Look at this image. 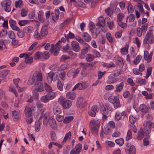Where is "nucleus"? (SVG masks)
I'll list each match as a JSON object with an SVG mask.
<instances>
[{"mask_svg":"<svg viewBox=\"0 0 154 154\" xmlns=\"http://www.w3.org/2000/svg\"><path fill=\"white\" fill-rule=\"evenodd\" d=\"M152 125H154V124L151 122L145 121L144 122L143 124V131L145 134H149L151 132Z\"/></svg>","mask_w":154,"mask_h":154,"instance_id":"39448f33","label":"nucleus"},{"mask_svg":"<svg viewBox=\"0 0 154 154\" xmlns=\"http://www.w3.org/2000/svg\"><path fill=\"white\" fill-rule=\"evenodd\" d=\"M141 59V56L140 55L137 56L134 60V63L137 65L140 62Z\"/></svg>","mask_w":154,"mask_h":154,"instance_id":"4d7b16f0","label":"nucleus"},{"mask_svg":"<svg viewBox=\"0 0 154 154\" xmlns=\"http://www.w3.org/2000/svg\"><path fill=\"white\" fill-rule=\"evenodd\" d=\"M100 121L99 120H93L90 122V123L91 124V126H100Z\"/></svg>","mask_w":154,"mask_h":154,"instance_id":"f704fd0d","label":"nucleus"},{"mask_svg":"<svg viewBox=\"0 0 154 154\" xmlns=\"http://www.w3.org/2000/svg\"><path fill=\"white\" fill-rule=\"evenodd\" d=\"M24 57L25 58V62L28 64H31L33 62V58L32 57L29 56V54H26Z\"/></svg>","mask_w":154,"mask_h":154,"instance_id":"5701e85b","label":"nucleus"},{"mask_svg":"<svg viewBox=\"0 0 154 154\" xmlns=\"http://www.w3.org/2000/svg\"><path fill=\"white\" fill-rule=\"evenodd\" d=\"M9 72L8 70H5L0 72V77L4 78L6 76Z\"/></svg>","mask_w":154,"mask_h":154,"instance_id":"72a5a7b5","label":"nucleus"},{"mask_svg":"<svg viewBox=\"0 0 154 154\" xmlns=\"http://www.w3.org/2000/svg\"><path fill=\"white\" fill-rule=\"evenodd\" d=\"M103 66L106 67H114L115 65L112 62H110L109 63H104Z\"/></svg>","mask_w":154,"mask_h":154,"instance_id":"052dcab7","label":"nucleus"},{"mask_svg":"<svg viewBox=\"0 0 154 154\" xmlns=\"http://www.w3.org/2000/svg\"><path fill=\"white\" fill-rule=\"evenodd\" d=\"M100 126H91L92 132L96 134H98V131Z\"/></svg>","mask_w":154,"mask_h":154,"instance_id":"37998d69","label":"nucleus"},{"mask_svg":"<svg viewBox=\"0 0 154 154\" xmlns=\"http://www.w3.org/2000/svg\"><path fill=\"white\" fill-rule=\"evenodd\" d=\"M25 112L26 116L28 117L32 116V111L31 109L28 106H26L25 109Z\"/></svg>","mask_w":154,"mask_h":154,"instance_id":"b1692460","label":"nucleus"},{"mask_svg":"<svg viewBox=\"0 0 154 154\" xmlns=\"http://www.w3.org/2000/svg\"><path fill=\"white\" fill-rule=\"evenodd\" d=\"M105 20L107 22V26L110 29H112L114 26L113 21H111L110 19L108 17H106L105 18Z\"/></svg>","mask_w":154,"mask_h":154,"instance_id":"4be33fe9","label":"nucleus"},{"mask_svg":"<svg viewBox=\"0 0 154 154\" xmlns=\"http://www.w3.org/2000/svg\"><path fill=\"white\" fill-rule=\"evenodd\" d=\"M71 133L70 132H69L66 133L64 137L63 140L62 141L63 143H65L66 140L68 139H71Z\"/></svg>","mask_w":154,"mask_h":154,"instance_id":"4c0bfd02","label":"nucleus"},{"mask_svg":"<svg viewBox=\"0 0 154 154\" xmlns=\"http://www.w3.org/2000/svg\"><path fill=\"white\" fill-rule=\"evenodd\" d=\"M11 3L10 0H6L5 3L2 4V6L4 7V10L6 12H8L11 11L10 5Z\"/></svg>","mask_w":154,"mask_h":154,"instance_id":"f8f14e48","label":"nucleus"},{"mask_svg":"<svg viewBox=\"0 0 154 154\" xmlns=\"http://www.w3.org/2000/svg\"><path fill=\"white\" fill-rule=\"evenodd\" d=\"M123 97L125 98H129L131 100L133 98V94H131L129 91H126L123 94Z\"/></svg>","mask_w":154,"mask_h":154,"instance_id":"473e14b6","label":"nucleus"},{"mask_svg":"<svg viewBox=\"0 0 154 154\" xmlns=\"http://www.w3.org/2000/svg\"><path fill=\"white\" fill-rule=\"evenodd\" d=\"M23 6V2L21 0H19L15 2V7L16 8H20Z\"/></svg>","mask_w":154,"mask_h":154,"instance_id":"49530a36","label":"nucleus"},{"mask_svg":"<svg viewBox=\"0 0 154 154\" xmlns=\"http://www.w3.org/2000/svg\"><path fill=\"white\" fill-rule=\"evenodd\" d=\"M105 12L109 16H110L113 13V11L112 9L108 8L105 10Z\"/></svg>","mask_w":154,"mask_h":154,"instance_id":"338daca9","label":"nucleus"},{"mask_svg":"<svg viewBox=\"0 0 154 154\" xmlns=\"http://www.w3.org/2000/svg\"><path fill=\"white\" fill-rule=\"evenodd\" d=\"M59 11L58 10H56L55 15L56 16V17H55L54 15H52V19L54 21H56L59 18Z\"/></svg>","mask_w":154,"mask_h":154,"instance_id":"bf43d9fd","label":"nucleus"},{"mask_svg":"<svg viewBox=\"0 0 154 154\" xmlns=\"http://www.w3.org/2000/svg\"><path fill=\"white\" fill-rule=\"evenodd\" d=\"M73 117L72 116H68L66 117L63 120V122L67 123L73 120Z\"/></svg>","mask_w":154,"mask_h":154,"instance_id":"c03bdc74","label":"nucleus"},{"mask_svg":"<svg viewBox=\"0 0 154 154\" xmlns=\"http://www.w3.org/2000/svg\"><path fill=\"white\" fill-rule=\"evenodd\" d=\"M37 84H35V87L34 91L36 92H41L44 90V86L41 82L37 83Z\"/></svg>","mask_w":154,"mask_h":154,"instance_id":"6ab92c4d","label":"nucleus"},{"mask_svg":"<svg viewBox=\"0 0 154 154\" xmlns=\"http://www.w3.org/2000/svg\"><path fill=\"white\" fill-rule=\"evenodd\" d=\"M42 80V76L41 73L39 72H36L33 75L32 79H29L28 81V84L32 85L33 83L34 84L41 82Z\"/></svg>","mask_w":154,"mask_h":154,"instance_id":"f257e3e1","label":"nucleus"},{"mask_svg":"<svg viewBox=\"0 0 154 154\" xmlns=\"http://www.w3.org/2000/svg\"><path fill=\"white\" fill-rule=\"evenodd\" d=\"M135 18V16L134 14H131L127 18H128L129 21L132 22L134 20Z\"/></svg>","mask_w":154,"mask_h":154,"instance_id":"774afa93","label":"nucleus"},{"mask_svg":"<svg viewBox=\"0 0 154 154\" xmlns=\"http://www.w3.org/2000/svg\"><path fill=\"white\" fill-rule=\"evenodd\" d=\"M149 136L148 135H147L146 137L143 140V142L144 146H147L149 144V140L148 139L149 138Z\"/></svg>","mask_w":154,"mask_h":154,"instance_id":"de8ad7c7","label":"nucleus"},{"mask_svg":"<svg viewBox=\"0 0 154 154\" xmlns=\"http://www.w3.org/2000/svg\"><path fill=\"white\" fill-rule=\"evenodd\" d=\"M82 145L81 144L79 143L76 145L75 148L71 150L70 154H79L82 150Z\"/></svg>","mask_w":154,"mask_h":154,"instance_id":"9d476101","label":"nucleus"},{"mask_svg":"<svg viewBox=\"0 0 154 154\" xmlns=\"http://www.w3.org/2000/svg\"><path fill=\"white\" fill-rule=\"evenodd\" d=\"M152 69V67H151L147 69L146 75L145 77L146 79H147L151 74Z\"/></svg>","mask_w":154,"mask_h":154,"instance_id":"e2e57ef3","label":"nucleus"},{"mask_svg":"<svg viewBox=\"0 0 154 154\" xmlns=\"http://www.w3.org/2000/svg\"><path fill=\"white\" fill-rule=\"evenodd\" d=\"M34 36L35 38L38 40L41 39L42 37L41 35V32L39 33L38 30H36L35 32Z\"/></svg>","mask_w":154,"mask_h":154,"instance_id":"c9c22d12","label":"nucleus"},{"mask_svg":"<svg viewBox=\"0 0 154 154\" xmlns=\"http://www.w3.org/2000/svg\"><path fill=\"white\" fill-rule=\"evenodd\" d=\"M104 132V134H108L111 132L110 128L107 126H106L104 127V129L102 130L100 134V135L101 137H103V133Z\"/></svg>","mask_w":154,"mask_h":154,"instance_id":"bb28decb","label":"nucleus"},{"mask_svg":"<svg viewBox=\"0 0 154 154\" xmlns=\"http://www.w3.org/2000/svg\"><path fill=\"white\" fill-rule=\"evenodd\" d=\"M136 82L140 85H145L146 84V81L145 79H137Z\"/></svg>","mask_w":154,"mask_h":154,"instance_id":"a18cd8bd","label":"nucleus"},{"mask_svg":"<svg viewBox=\"0 0 154 154\" xmlns=\"http://www.w3.org/2000/svg\"><path fill=\"white\" fill-rule=\"evenodd\" d=\"M59 11L58 10H56L55 15L56 16V17H55L54 15H52V19L54 21H56L59 18Z\"/></svg>","mask_w":154,"mask_h":154,"instance_id":"13d9d810","label":"nucleus"},{"mask_svg":"<svg viewBox=\"0 0 154 154\" xmlns=\"http://www.w3.org/2000/svg\"><path fill=\"white\" fill-rule=\"evenodd\" d=\"M127 10L128 11L129 13H131L133 12L134 9L131 4H128L127 7Z\"/></svg>","mask_w":154,"mask_h":154,"instance_id":"864d4df0","label":"nucleus"},{"mask_svg":"<svg viewBox=\"0 0 154 154\" xmlns=\"http://www.w3.org/2000/svg\"><path fill=\"white\" fill-rule=\"evenodd\" d=\"M100 109L101 113L103 115V121H105L108 117V110H105L104 106H103L102 108H100Z\"/></svg>","mask_w":154,"mask_h":154,"instance_id":"a211bd4d","label":"nucleus"},{"mask_svg":"<svg viewBox=\"0 0 154 154\" xmlns=\"http://www.w3.org/2000/svg\"><path fill=\"white\" fill-rule=\"evenodd\" d=\"M152 55V52L149 53L148 51H145L144 52V58L148 62H150L151 61Z\"/></svg>","mask_w":154,"mask_h":154,"instance_id":"f3484780","label":"nucleus"},{"mask_svg":"<svg viewBox=\"0 0 154 154\" xmlns=\"http://www.w3.org/2000/svg\"><path fill=\"white\" fill-rule=\"evenodd\" d=\"M69 68V65L64 64L60 66L58 68V70L60 71L65 70Z\"/></svg>","mask_w":154,"mask_h":154,"instance_id":"79ce46f5","label":"nucleus"},{"mask_svg":"<svg viewBox=\"0 0 154 154\" xmlns=\"http://www.w3.org/2000/svg\"><path fill=\"white\" fill-rule=\"evenodd\" d=\"M88 87V85L85 82H80L77 84L72 89L73 91L76 89L79 90H82Z\"/></svg>","mask_w":154,"mask_h":154,"instance_id":"9b49d317","label":"nucleus"},{"mask_svg":"<svg viewBox=\"0 0 154 154\" xmlns=\"http://www.w3.org/2000/svg\"><path fill=\"white\" fill-rule=\"evenodd\" d=\"M66 96L67 98L71 100H74L76 98V94L74 92L71 93L70 92H68L66 94Z\"/></svg>","mask_w":154,"mask_h":154,"instance_id":"412c9836","label":"nucleus"},{"mask_svg":"<svg viewBox=\"0 0 154 154\" xmlns=\"http://www.w3.org/2000/svg\"><path fill=\"white\" fill-rule=\"evenodd\" d=\"M124 83L123 82H121L119 85H117L116 86V91L117 92L120 91L122 89Z\"/></svg>","mask_w":154,"mask_h":154,"instance_id":"e433bc0d","label":"nucleus"},{"mask_svg":"<svg viewBox=\"0 0 154 154\" xmlns=\"http://www.w3.org/2000/svg\"><path fill=\"white\" fill-rule=\"evenodd\" d=\"M108 100L113 104L114 108L115 109L121 106L119 98L117 96H110L109 97Z\"/></svg>","mask_w":154,"mask_h":154,"instance_id":"7ed1b4c3","label":"nucleus"},{"mask_svg":"<svg viewBox=\"0 0 154 154\" xmlns=\"http://www.w3.org/2000/svg\"><path fill=\"white\" fill-rule=\"evenodd\" d=\"M49 124L50 126L54 129H56L57 125L55 120L53 118H50L49 120Z\"/></svg>","mask_w":154,"mask_h":154,"instance_id":"aec40b11","label":"nucleus"},{"mask_svg":"<svg viewBox=\"0 0 154 154\" xmlns=\"http://www.w3.org/2000/svg\"><path fill=\"white\" fill-rule=\"evenodd\" d=\"M61 43V42L59 41L56 44L54 45V44H52L51 45V51L54 52V55H56L57 54V52L59 51L60 49V44Z\"/></svg>","mask_w":154,"mask_h":154,"instance_id":"1a4fd4ad","label":"nucleus"},{"mask_svg":"<svg viewBox=\"0 0 154 154\" xmlns=\"http://www.w3.org/2000/svg\"><path fill=\"white\" fill-rule=\"evenodd\" d=\"M48 75L47 77L48 80L51 82L52 81L55 80L57 76L55 75V73L51 71L48 73Z\"/></svg>","mask_w":154,"mask_h":154,"instance_id":"dca6fc26","label":"nucleus"},{"mask_svg":"<svg viewBox=\"0 0 154 154\" xmlns=\"http://www.w3.org/2000/svg\"><path fill=\"white\" fill-rule=\"evenodd\" d=\"M140 110L143 112L147 113L148 112L149 109L148 107L144 104H141L139 107Z\"/></svg>","mask_w":154,"mask_h":154,"instance_id":"a878e982","label":"nucleus"},{"mask_svg":"<svg viewBox=\"0 0 154 154\" xmlns=\"http://www.w3.org/2000/svg\"><path fill=\"white\" fill-rule=\"evenodd\" d=\"M55 97L54 93H52L48 94L45 95H44L41 97V101L45 103H46L50 100L53 99Z\"/></svg>","mask_w":154,"mask_h":154,"instance_id":"0eeeda50","label":"nucleus"},{"mask_svg":"<svg viewBox=\"0 0 154 154\" xmlns=\"http://www.w3.org/2000/svg\"><path fill=\"white\" fill-rule=\"evenodd\" d=\"M126 152L128 151L129 154H135V153L136 149L134 146H131L129 143H128L125 147Z\"/></svg>","mask_w":154,"mask_h":154,"instance_id":"4468645a","label":"nucleus"},{"mask_svg":"<svg viewBox=\"0 0 154 154\" xmlns=\"http://www.w3.org/2000/svg\"><path fill=\"white\" fill-rule=\"evenodd\" d=\"M115 142L119 146H122L124 143V140L123 139L121 138L115 140Z\"/></svg>","mask_w":154,"mask_h":154,"instance_id":"09e8293b","label":"nucleus"},{"mask_svg":"<svg viewBox=\"0 0 154 154\" xmlns=\"http://www.w3.org/2000/svg\"><path fill=\"white\" fill-rule=\"evenodd\" d=\"M51 137L52 140L55 141L57 139V137L55 132L52 131L51 133Z\"/></svg>","mask_w":154,"mask_h":154,"instance_id":"0e129e2a","label":"nucleus"},{"mask_svg":"<svg viewBox=\"0 0 154 154\" xmlns=\"http://www.w3.org/2000/svg\"><path fill=\"white\" fill-rule=\"evenodd\" d=\"M23 31L27 33H31L33 31V28L31 26H29L27 27H25L23 28Z\"/></svg>","mask_w":154,"mask_h":154,"instance_id":"cd10ccee","label":"nucleus"},{"mask_svg":"<svg viewBox=\"0 0 154 154\" xmlns=\"http://www.w3.org/2000/svg\"><path fill=\"white\" fill-rule=\"evenodd\" d=\"M45 109L44 108H42L40 111L42 115L40 117L42 116L41 119L43 118V124L44 125H47L48 122V118L49 117L50 113L49 112H47L45 113Z\"/></svg>","mask_w":154,"mask_h":154,"instance_id":"423d86ee","label":"nucleus"},{"mask_svg":"<svg viewBox=\"0 0 154 154\" xmlns=\"http://www.w3.org/2000/svg\"><path fill=\"white\" fill-rule=\"evenodd\" d=\"M48 31V26L46 25H43L40 31L41 35L42 37L46 36Z\"/></svg>","mask_w":154,"mask_h":154,"instance_id":"2eb2a0df","label":"nucleus"},{"mask_svg":"<svg viewBox=\"0 0 154 154\" xmlns=\"http://www.w3.org/2000/svg\"><path fill=\"white\" fill-rule=\"evenodd\" d=\"M57 85L58 89L60 91H62L63 89V85L61 82L59 80L57 81Z\"/></svg>","mask_w":154,"mask_h":154,"instance_id":"5fc2aeb1","label":"nucleus"},{"mask_svg":"<svg viewBox=\"0 0 154 154\" xmlns=\"http://www.w3.org/2000/svg\"><path fill=\"white\" fill-rule=\"evenodd\" d=\"M83 100L82 97L79 96L78 98L77 101V105L78 107H80L82 103Z\"/></svg>","mask_w":154,"mask_h":154,"instance_id":"a19ab883","label":"nucleus"},{"mask_svg":"<svg viewBox=\"0 0 154 154\" xmlns=\"http://www.w3.org/2000/svg\"><path fill=\"white\" fill-rule=\"evenodd\" d=\"M8 35L11 39H14L15 38V34L13 31H9L8 32Z\"/></svg>","mask_w":154,"mask_h":154,"instance_id":"680f3d73","label":"nucleus"},{"mask_svg":"<svg viewBox=\"0 0 154 154\" xmlns=\"http://www.w3.org/2000/svg\"><path fill=\"white\" fill-rule=\"evenodd\" d=\"M94 58V56L93 55L88 54L86 55V60L88 62H91L93 60Z\"/></svg>","mask_w":154,"mask_h":154,"instance_id":"ea45409f","label":"nucleus"},{"mask_svg":"<svg viewBox=\"0 0 154 154\" xmlns=\"http://www.w3.org/2000/svg\"><path fill=\"white\" fill-rule=\"evenodd\" d=\"M71 45L72 49L75 52H78L80 51V47L77 42L73 41L71 42Z\"/></svg>","mask_w":154,"mask_h":154,"instance_id":"ddd939ff","label":"nucleus"},{"mask_svg":"<svg viewBox=\"0 0 154 154\" xmlns=\"http://www.w3.org/2000/svg\"><path fill=\"white\" fill-rule=\"evenodd\" d=\"M145 133L144 131L143 130L142 128H140V130L138 132L137 136V139L138 140H140L142 139L144 136Z\"/></svg>","mask_w":154,"mask_h":154,"instance_id":"393cba45","label":"nucleus"},{"mask_svg":"<svg viewBox=\"0 0 154 154\" xmlns=\"http://www.w3.org/2000/svg\"><path fill=\"white\" fill-rule=\"evenodd\" d=\"M54 113L56 115H58L61 113L60 107L56 106H54L53 107Z\"/></svg>","mask_w":154,"mask_h":154,"instance_id":"7c9ffc66","label":"nucleus"},{"mask_svg":"<svg viewBox=\"0 0 154 154\" xmlns=\"http://www.w3.org/2000/svg\"><path fill=\"white\" fill-rule=\"evenodd\" d=\"M42 117V116L40 117L38 120L36 122V124L35 125V128L36 131H39L40 129V125L41 124L42 121L41 120Z\"/></svg>","mask_w":154,"mask_h":154,"instance_id":"c85d7f7f","label":"nucleus"},{"mask_svg":"<svg viewBox=\"0 0 154 154\" xmlns=\"http://www.w3.org/2000/svg\"><path fill=\"white\" fill-rule=\"evenodd\" d=\"M12 116L15 120L19 119V113L17 111L15 110L12 112Z\"/></svg>","mask_w":154,"mask_h":154,"instance_id":"2f4dec72","label":"nucleus"},{"mask_svg":"<svg viewBox=\"0 0 154 154\" xmlns=\"http://www.w3.org/2000/svg\"><path fill=\"white\" fill-rule=\"evenodd\" d=\"M80 71V69L79 68L76 69H70L67 72V75L69 77L72 76L75 78L78 74Z\"/></svg>","mask_w":154,"mask_h":154,"instance_id":"6e6552de","label":"nucleus"},{"mask_svg":"<svg viewBox=\"0 0 154 154\" xmlns=\"http://www.w3.org/2000/svg\"><path fill=\"white\" fill-rule=\"evenodd\" d=\"M143 42L146 44H151L154 42V36L152 31H149L147 33Z\"/></svg>","mask_w":154,"mask_h":154,"instance_id":"20e7f679","label":"nucleus"},{"mask_svg":"<svg viewBox=\"0 0 154 154\" xmlns=\"http://www.w3.org/2000/svg\"><path fill=\"white\" fill-rule=\"evenodd\" d=\"M58 103L62 106L63 109H69L72 105V102L69 100H66L62 97H60L58 99Z\"/></svg>","mask_w":154,"mask_h":154,"instance_id":"f03ea898","label":"nucleus"},{"mask_svg":"<svg viewBox=\"0 0 154 154\" xmlns=\"http://www.w3.org/2000/svg\"><path fill=\"white\" fill-rule=\"evenodd\" d=\"M95 26L93 23L92 22H90L89 23V28L92 33H94L93 30L95 29Z\"/></svg>","mask_w":154,"mask_h":154,"instance_id":"6e6d98bb","label":"nucleus"},{"mask_svg":"<svg viewBox=\"0 0 154 154\" xmlns=\"http://www.w3.org/2000/svg\"><path fill=\"white\" fill-rule=\"evenodd\" d=\"M118 23L119 25L122 28L125 29L127 27V24L125 23H124L122 21L118 22Z\"/></svg>","mask_w":154,"mask_h":154,"instance_id":"69168bd1","label":"nucleus"},{"mask_svg":"<svg viewBox=\"0 0 154 154\" xmlns=\"http://www.w3.org/2000/svg\"><path fill=\"white\" fill-rule=\"evenodd\" d=\"M44 87L45 90L48 92H51L52 91L51 87L48 85L46 83H45Z\"/></svg>","mask_w":154,"mask_h":154,"instance_id":"3c124183","label":"nucleus"},{"mask_svg":"<svg viewBox=\"0 0 154 154\" xmlns=\"http://www.w3.org/2000/svg\"><path fill=\"white\" fill-rule=\"evenodd\" d=\"M82 38L83 39L87 42H89L91 39V36L87 32L83 33Z\"/></svg>","mask_w":154,"mask_h":154,"instance_id":"c756f323","label":"nucleus"},{"mask_svg":"<svg viewBox=\"0 0 154 154\" xmlns=\"http://www.w3.org/2000/svg\"><path fill=\"white\" fill-rule=\"evenodd\" d=\"M124 17V15L123 13H119L117 15V22L122 21Z\"/></svg>","mask_w":154,"mask_h":154,"instance_id":"603ef678","label":"nucleus"},{"mask_svg":"<svg viewBox=\"0 0 154 154\" xmlns=\"http://www.w3.org/2000/svg\"><path fill=\"white\" fill-rule=\"evenodd\" d=\"M128 46L126 45L125 46L121 49V53L122 54H125V53H128Z\"/></svg>","mask_w":154,"mask_h":154,"instance_id":"8fccbe9b","label":"nucleus"},{"mask_svg":"<svg viewBox=\"0 0 154 154\" xmlns=\"http://www.w3.org/2000/svg\"><path fill=\"white\" fill-rule=\"evenodd\" d=\"M42 54L40 52H36L34 56V58L35 60H38L41 58L42 56Z\"/></svg>","mask_w":154,"mask_h":154,"instance_id":"58836bf2","label":"nucleus"}]
</instances>
